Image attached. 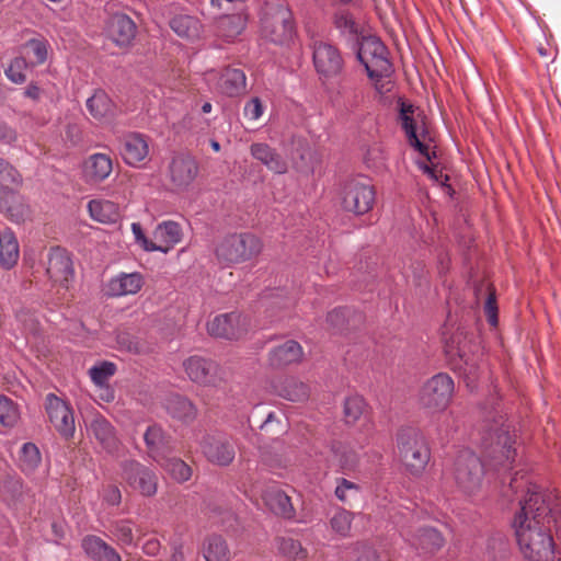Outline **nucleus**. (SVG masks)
I'll use <instances>...</instances> for the list:
<instances>
[{"label": "nucleus", "mask_w": 561, "mask_h": 561, "mask_svg": "<svg viewBox=\"0 0 561 561\" xmlns=\"http://www.w3.org/2000/svg\"><path fill=\"white\" fill-rule=\"evenodd\" d=\"M107 34L118 46H127L136 35V25L126 14H114L107 23Z\"/></svg>", "instance_id": "bb28decb"}, {"label": "nucleus", "mask_w": 561, "mask_h": 561, "mask_svg": "<svg viewBox=\"0 0 561 561\" xmlns=\"http://www.w3.org/2000/svg\"><path fill=\"white\" fill-rule=\"evenodd\" d=\"M218 89L228 96H240L247 91V77L241 69L227 67L220 73Z\"/></svg>", "instance_id": "c756f323"}, {"label": "nucleus", "mask_w": 561, "mask_h": 561, "mask_svg": "<svg viewBox=\"0 0 561 561\" xmlns=\"http://www.w3.org/2000/svg\"><path fill=\"white\" fill-rule=\"evenodd\" d=\"M519 490H525L526 494L519 500L520 510L513 522L518 548L527 561H553L550 526L559 513L558 499L540 486L524 481V477L515 476L506 493L517 494Z\"/></svg>", "instance_id": "f257e3e1"}, {"label": "nucleus", "mask_w": 561, "mask_h": 561, "mask_svg": "<svg viewBox=\"0 0 561 561\" xmlns=\"http://www.w3.org/2000/svg\"><path fill=\"white\" fill-rule=\"evenodd\" d=\"M375 188L366 178L348 181L343 192V207L357 215L368 213L375 203Z\"/></svg>", "instance_id": "1a4fd4ad"}, {"label": "nucleus", "mask_w": 561, "mask_h": 561, "mask_svg": "<svg viewBox=\"0 0 561 561\" xmlns=\"http://www.w3.org/2000/svg\"><path fill=\"white\" fill-rule=\"evenodd\" d=\"M90 430L95 439L107 453H115L119 448V439L113 425L103 416H96L90 424Z\"/></svg>", "instance_id": "7c9ffc66"}, {"label": "nucleus", "mask_w": 561, "mask_h": 561, "mask_svg": "<svg viewBox=\"0 0 561 561\" xmlns=\"http://www.w3.org/2000/svg\"><path fill=\"white\" fill-rule=\"evenodd\" d=\"M399 457L405 470L420 476L426 468L431 453L424 435L414 428H403L398 434Z\"/></svg>", "instance_id": "20e7f679"}, {"label": "nucleus", "mask_w": 561, "mask_h": 561, "mask_svg": "<svg viewBox=\"0 0 561 561\" xmlns=\"http://www.w3.org/2000/svg\"><path fill=\"white\" fill-rule=\"evenodd\" d=\"M424 171L428 173V175L436 182L445 183L449 180L447 175H444L442 171L437 172L435 169L430 168L428 165H424Z\"/></svg>", "instance_id": "774afa93"}, {"label": "nucleus", "mask_w": 561, "mask_h": 561, "mask_svg": "<svg viewBox=\"0 0 561 561\" xmlns=\"http://www.w3.org/2000/svg\"><path fill=\"white\" fill-rule=\"evenodd\" d=\"M22 184L23 178L19 170L9 161L0 158V195L20 191Z\"/></svg>", "instance_id": "ea45409f"}, {"label": "nucleus", "mask_w": 561, "mask_h": 561, "mask_svg": "<svg viewBox=\"0 0 561 561\" xmlns=\"http://www.w3.org/2000/svg\"><path fill=\"white\" fill-rule=\"evenodd\" d=\"M484 311L488 318V321L491 325L495 327L497 324V308L495 302V297L491 293L485 301Z\"/></svg>", "instance_id": "052dcab7"}, {"label": "nucleus", "mask_w": 561, "mask_h": 561, "mask_svg": "<svg viewBox=\"0 0 561 561\" xmlns=\"http://www.w3.org/2000/svg\"><path fill=\"white\" fill-rule=\"evenodd\" d=\"M144 284L145 278L141 273H119L107 282L105 293L110 297L135 295Z\"/></svg>", "instance_id": "b1692460"}, {"label": "nucleus", "mask_w": 561, "mask_h": 561, "mask_svg": "<svg viewBox=\"0 0 561 561\" xmlns=\"http://www.w3.org/2000/svg\"><path fill=\"white\" fill-rule=\"evenodd\" d=\"M28 68H32L30 62L25 57L20 56L12 60L10 66L5 69V76L10 81L16 84L24 83L26 81V76L24 71Z\"/></svg>", "instance_id": "864d4df0"}, {"label": "nucleus", "mask_w": 561, "mask_h": 561, "mask_svg": "<svg viewBox=\"0 0 561 561\" xmlns=\"http://www.w3.org/2000/svg\"><path fill=\"white\" fill-rule=\"evenodd\" d=\"M0 211L16 224L24 221L30 213L27 205L19 195V191L0 195Z\"/></svg>", "instance_id": "72a5a7b5"}, {"label": "nucleus", "mask_w": 561, "mask_h": 561, "mask_svg": "<svg viewBox=\"0 0 561 561\" xmlns=\"http://www.w3.org/2000/svg\"><path fill=\"white\" fill-rule=\"evenodd\" d=\"M167 410L172 417L185 423L194 421L197 415L195 405L188 399L178 394L168 399Z\"/></svg>", "instance_id": "58836bf2"}, {"label": "nucleus", "mask_w": 561, "mask_h": 561, "mask_svg": "<svg viewBox=\"0 0 561 561\" xmlns=\"http://www.w3.org/2000/svg\"><path fill=\"white\" fill-rule=\"evenodd\" d=\"M353 516V513L350 511L343 508L337 510L330 518L331 529L341 537L350 536Z\"/></svg>", "instance_id": "603ef678"}, {"label": "nucleus", "mask_w": 561, "mask_h": 561, "mask_svg": "<svg viewBox=\"0 0 561 561\" xmlns=\"http://www.w3.org/2000/svg\"><path fill=\"white\" fill-rule=\"evenodd\" d=\"M111 533L122 546H136L139 538L144 535L139 529H134L130 519H121L113 523Z\"/></svg>", "instance_id": "79ce46f5"}, {"label": "nucleus", "mask_w": 561, "mask_h": 561, "mask_svg": "<svg viewBox=\"0 0 561 561\" xmlns=\"http://www.w3.org/2000/svg\"><path fill=\"white\" fill-rule=\"evenodd\" d=\"M22 56L26 58L31 67L34 68L46 61L47 44L41 39H30L22 47Z\"/></svg>", "instance_id": "49530a36"}, {"label": "nucleus", "mask_w": 561, "mask_h": 561, "mask_svg": "<svg viewBox=\"0 0 561 561\" xmlns=\"http://www.w3.org/2000/svg\"><path fill=\"white\" fill-rule=\"evenodd\" d=\"M183 368L190 380L201 386L218 387L225 380L221 367L202 356H190L183 362Z\"/></svg>", "instance_id": "9d476101"}, {"label": "nucleus", "mask_w": 561, "mask_h": 561, "mask_svg": "<svg viewBox=\"0 0 561 561\" xmlns=\"http://www.w3.org/2000/svg\"><path fill=\"white\" fill-rule=\"evenodd\" d=\"M46 273L54 284L68 289L69 282L73 278L75 271L72 261L65 249L55 247L49 250Z\"/></svg>", "instance_id": "dca6fc26"}, {"label": "nucleus", "mask_w": 561, "mask_h": 561, "mask_svg": "<svg viewBox=\"0 0 561 561\" xmlns=\"http://www.w3.org/2000/svg\"><path fill=\"white\" fill-rule=\"evenodd\" d=\"M88 209L90 216L102 224H115L121 218L118 205L111 201H90Z\"/></svg>", "instance_id": "c9c22d12"}, {"label": "nucleus", "mask_w": 561, "mask_h": 561, "mask_svg": "<svg viewBox=\"0 0 561 561\" xmlns=\"http://www.w3.org/2000/svg\"><path fill=\"white\" fill-rule=\"evenodd\" d=\"M152 238L156 251L168 253L182 241L183 231L180 224L167 220L156 227Z\"/></svg>", "instance_id": "a878e982"}, {"label": "nucleus", "mask_w": 561, "mask_h": 561, "mask_svg": "<svg viewBox=\"0 0 561 561\" xmlns=\"http://www.w3.org/2000/svg\"><path fill=\"white\" fill-rule=\"evenodd\" d=\"M115 371L116 366L113 363L104 362L101 365L90 368L89 374L92 381L100 388H103Z\"/></svg>", "instance_id": "5fc2aeb1"}, {"label": "nucleus", "mask_w": 561, "mask_h": 561, "mask_svg": "<svg viewBox=\"0 0 561 561\" xmlns=\"http://www.w3.org/2000/svg\"><path fill=\"white\" fill-rule=\"evenodd\" d=\"M186 552L182 543L173 545L172 554L169 561H186Z\"/></svg>", "instance_id": "338daca9"}, {"label": "nucleus", "mask_w": 561, "mask_h": 561, "mask_svg": "<svg viewBox=\"0 0 561 561\" xmlns=\"http://www.w3.org/2000/svg\"><path fill=\"white\" fill-rule=\"evenodd\" d=\"M45 407L49 422L55 430L65 438L72 437L76 431L75 417L68 403L49 393L46 397Z\"/></svg>", "instance_id": "2eb2a0df"}, {"label": "nucleus", "mask_w": 561, "mask_h": 561, "mask_svg": "<svg viewBox=\"0 0 561 561\" xmlns=\"http://www.w3.org/2000/svg\"><path fill=\"white\" fill-rule=\"evenodd\" d=\"M144 440L149 456L156 462L164 459L167 455H173L174 453L172 437L159 425H150L144 434Z\"/></svg>", "instance_id": "aec40b11"}, {"label": "nucleus", "mask_w": 561, "mask_h": 561, "mask_svg": "<svg viewBox=\"0 0 561 561\" xmlns=\"http://www.w3.org/2000/svg\"><path fill=\"white\" fill-rule=\"evenodd\" d=\"M312 59L317 73L323 79L339 76L344 67L340 50L325 42L314 43Z\"/></svg>", "instance_id": "f8f14e48"}, {"label": "nucleus", "mask_w": 561, "mask_h": 561, "mask_svg": "<svg viewBox=\"0 0 561 561\" xmlns=\"http://www.w3.org/2000/svg\"><path fill=\"white\" fill-rule=\"evenodd\" d=\"M356 561H383L379 553L373 548H365L357 557Z\"/></svg>", "instance_id": "0e129e2a"}, {"label": "nucleus", "mask_w": 561, "mask_h": 561, "mask_svg": "<svg viewBox=\"0 0 561 561\" xmlns=\"http://www.w3.org/2000/svg\"><path fill=\"white\" fill-rule=\"evenodd\" d=\"M261 240L252 233H233L225 237L216 248V256L228 264H238L257 256Z\"/></svg>", "instance_id": "39448f33"}, {"label": "nucleus", "mask_w": 561, "mask_h": 561, "mask_svg": "<svg viewBox=\"0 0 561 561\" xmlns=\"http://www.w3.org/2000/svg\"><path fill=\"white\" fill-rule=\"evenodd\" d=\"M408 542L417 551L423 553H435L445 543L442 534L433 528L423 526L415 531L408 529L403 533Z\"/></svg>", "instance_id": "f3484780"}, {"label": "nucleus", "mask_w": 561, "mask_h": 561, "mask_svg": "<svg viewBox=\"0 0 561 561\" xmlns=\"http://www.w3.org/2000/svg\"><path fill=\"white\" fill-rule=\"evenodd\" d=\"M250 319L238 312L216 316L207 324V331L215 337L238 340L250 330Z\"/></svg>", "instance_id": "9b49d317"}, {"label": "nucleus", "mask_w": 561, "mask_h": 561, "mask_svg": "<svg viewBox=\"0 0 561 561\" xmlns=\"http://www.w3.org/2000/svg\"><path fill=\"white\" fill-rule=\"evenodd\" d=\"M170 180L181 190L193 183L198 173V164L191 156H175L169 167Z\"/></svg>", "instance_id": "412c9836"}, {"label": "nucleus", "mask_w": 561, "mask_h": 561, "mask_svg": "<svg viewBox=\"0 0 561 561\" xmlns=\"http://www.w3.org/2000/svg\"><path fill=\"white\" fill-rule=\"evenodd\" d=\"M252 157L262 162L268 170L283 174L287 171V163L275 149L264 142H254L250 147Z\"/></svg>", "instance_id": "2f4dec72"}, {"label": "nucleus", "mask_w": 561, "mask_h": 561, "mask_svg": "<svg viewBox=\"0 0 561 561\" xmlns=\"http://www.w3.org/2000/svg\"><path fill=\"white\" fill-rule=\"evenodd\" d=\"M199 447L205 458L216 466H229L236 457L234 445L222 435H204Z\"/></svg>", "instance_id": "4468645a"}, {"label": "nucleus", "mask_w": 561, "mask_h": 561, "mask_svg": "<svg viewBox=\"0 0 561 561\" xmlns=\"http://www.w3.org/2000/svg\"><path fill=\"white\" fill-rule=\"evenodd\" d=\"M264 113V106L259 98L249 100L243 108V115L250 121H257Z\"/></svg>", "instance_id": "13d9d810"}, {"label": "nucleus", "mask_w": 561, "mask_h": 561, "mask_svg": "<svg viewBox=\"0 0 561 561\" xmlns=\"http://www.w3.org/2000/svg\"><path fill=\"white\" fill-rule=\"evenodd\" d=\"M244 19L239 14L226 15L219 19L218 28L222 36L233 38L244 28Z\"/></svg>", "instance_id": "3c124183"}, {"label": "nucleus", "mask_w": 561, "mask_h": 561, "mask_svg": "<svg viewBox=\"0 0 561 561\" xmlns=\"http://www.w3.org/2000/svg\"><path fill=\"white\" fill-rule=\"evenodd\" d=\"M20 420L18 405L5 396H0V424L4 427H13Z\"/></svg>", "instance_id": "8fccbe9b"}, {"label": "nucleus", "mask_w": 561, "mask_h": 561, "mask_svg": "<svg viewBox=\"0 0 561 561\" xmlns=\"http://www.w3.org/2000/svg\"><path fill=\"white\" fill-rule=\"evenodd\" d=\"M262 499L268 510L274 514L285 518H293L295 516L290 497L278 486H267L262 494Z\"/></svg>", "instance_id": "c85d7f7f"}, {"label": "nucleus", "mask_w": 561, "mask_h": 561, "mask_svg": "<svg viewBox=\"0 0 561 561\" xmlns=\"http://www.w3.org/2000/svg\"><path fill=\"white\" fill-rule=\"evenodd\" d=\"M81 547L91 561H122L119 553L98 536L83 537Z\"/></svg>", "instance_id": "cd10ccee"}, {"label": "nucleus", "mask_w": 561, "mask_h": 561, "mask_svg": "<svg viewBox=\"0 0 561 561\" xmlns=\"http://www.w3.org/2000/svg\"><path fill=\"white\" fill-rule=\"evenodd\" d=\"M19 259V244L14 233L10 230L0 232V264L4 268L13 267Z\"/></svg>", "instance_id": "4c0bfd02"}, {"label": "nucleus", "mask_w": 561, "mask_h": 561, "mask_svg": "<svg viewBox=\"0 0 561 561\" xmlns=\"http://www.w3.org/2000/svg\"><path fill=\"white\" fill-rule=\"evenodd\" d=\"M174 480L185 482L192 477V468L182 459L167 455L161 461H157Z\"/></svg>", "instance_id": "37998d69"}, {"label": "nucleus", "mask_w": 561, "mask_h": 561, "mask_svg": "<svg viewBox=\"0 0 561 561\" xmlns=\"http://www.w3.org/2000/svg\"><path fill=\"white\" fill-rule=\"evenodd\" d=\"M399 122L405 133L409 144L414 147L421 154L431 160L430 148L421 139L419 130L422 128L419 121L414 117V108L410 104L401 103Z\"/></svg>", "instance_id": "6ab92c4d"}, {"label": "nucleus", "mask_w": 561, "mask_h": 561, "mask_svg": "<svg viewBox=\"0 0 561 561\" xmlns=\"http://www.w3.org/2000/svg\"><path fill=\"white\" fill-rule=\"evenodd\" d=\"M261 14L262 34L270 42L284 45L294 38L293 13L285 2H264Z\"/></svg>", "instance_id": "7ed1b4c3"}, {"label": "nucleus", "mask_w": 561, "mask_h": 561, "mask_svg": "<svg viewBox=\"0 0 561 561\" xmlns=\"http://www.w3.org/2000/svg\"><path fill=\"white\" fill-rule=\"evenodd\" d=\"M112 172L113 160L106 153H93L83 162L82 173L87 183H102L112 174Z\"/></svg>", "instance_id": "5701e85b"}, {"label": "nucleus", "mask_w": 561, "mask_h": 561, "mask_svg": "<svg viewBox=\"0 0 561 561\" xmlns=\"http://www.w3.org/2000/svg\"><path fill=\"white\" fill-rule=\"evenodd\" d=\"M160 541L158 539H149L145 542L142 549L148 556H156L160 550Z\"/></svg>", "instance_id": "69168bd1"}, {"label": "nucleus", "mask_w": 561, "mask_h": 561, "mask_svg": "<svg viewBox=\"0 0 561 561\" xmlns=\"http://www.w3.org/2000/svg\"><path fill=\"white\" fill-rule=\"evenodd\" d=\"M368 412L365 400L359 396H353L345 400L344 403V416L348 424L356 423L362 416H365Z\"/></svg>", "instance_id": "de8ad7c7"}, {"label": "nucleus", "mask_w": 561, "mask_h": 561, "mask_svg": "<svg viewBox=\"0 0 561 561\" xmlns=\"http://www.w3.org/2000/svg\"><path fill=\"white\" fill-rule=\"evenodd\" d=\"M42 461L38 447L33 443H25L20 451L19 466L26 474L35 472Z\"/></svg>", "instance_id": "a18cd8bd"}, {"label": "nucleus", "mask_w": 561, "mask_h": 561, "mask_svg": "<svg viewBox=\"0 0 561 561\" xmlns=\"http://www.w3.org/2000/svg\"><path fill=\"white\" fill-rule=\"evenodd\" d=\"M123 478L144 496H153L158 490V477L148 467L138 461H126L123 466Z\"/></svg>", "instance_id": "ddd939ff"}, {"label": "nucleus", "mask_w": 561, "mask_h": 561, "mask_svg": "<svg viewBox=\"0 0 561 561\" xmlns=\"http://www.w3.org/2000/svg\"><path fill=\"white\" fill-rule=\"evenodd\" d=\"M335 25L343 33H348L351 35H354L357 41L359 39L360 26L354 20L352 14H350L347 12H341V13L336 14Z\"/></svg>", "instance_id": "4d7b16f0"}, {"label": "nucleus", "mask_w": 561, "mask_h": 561, "mask_svg": "<svg viewBox=\"0 0 561 561\" xmlns=\"http://www.w3.org/2000/svg\"><path fill=\"white\" fill-rule=\"evenodd\" d=\"M358 493L359 486L356 483L344 478L339 480L335 488V495L340 501L344 503H351L357 497Z\"/></svg>", "instance_id": "6e6d98bb"}, {"label": "nucleus", "mask_w": 561, "mask_h": 561, "mask_svg": "<svg viewBox=\"0 0 561 561\" xmlns=\"http://www.w3.org/2000/svg\"><path fill=\"white\" fill-rule=\"evenodd\" d=\"M121 154L127 164L138 165L149 154L147 138L137 133L126 135L122 140Z\"/></svg>", "instance_id": "393cba45"}, {"label": "nucleus", "mask_w": 561, "mask_h": 561, "mask_svg": "<svg viewBox=\"0 0 561 561\" xmlns=\"http://www.w3.org/2000/svg\"><path fill=\"white\" fill-rule=\"evenodd\" d=\"M121 499H122V495H121V491L116 486H110L106 491H105V494H104V500L110 504V505H118L119 502H121Z\"/></svg>", "instance_id": "e2e57ef3"}, {"label": "nucleus", "mask_w": 561, "mask_h": 561, "mask_svg": "<svg viewBox=\"0 0 561 561\" xmlns=\"http://www.w3.org/2000/svg\"><path fill=\"white\" fill-rule=\"evenodd\" d=\"M484 463L471 450H461L454 466V478L459 489L471 494L476 492L482 482Z\"/></svg>", "instance_id": "6e6552de"}, {"label": "nucleus", "mask_w": 561, "mask_h": 561, "mask_svg": "<svg viewBox=\"0 0 561 561\" xmlns=\"http://www.w3.org/2000/svg\"><path fill=\"white\" fill-rule=\"evenodd\" d=\"M170 27L182 38L195 42L201 38L202 24L191 15H179L170 21Z\"/></svg>", "instance_id": "e433bc0d"}, {"label": "nucleus", "mask_w": 561, "mask_h": 561, "mask_svg": "<svg viewBox=\"0 0 561 561\" xmlns=\"http://www.w3.org/2000/svg\"><path fill=\"white\" fill-rule=\"evenodd\" d=\"M327 321L332 328H340L345 321V312L342 309L333 310L328 313Z\"/></svg>", "instance_id": "680f3d73"}, {"label": "nucleus", "mask_w": 561, "mask_h": 561, "mask_svg": "<svg viewBox=\"0 0 561 561\" xmlns=\"http://www.w3.org/2000/svg\"><path fill=\"white\" fill-rule=\"evenodd\" d=\"M455 343L456 337L447 344V353L451 356L456 355L459 357L461 362L459 364V369L463 376L467 387L474 388L476 381L479 378V370L481 368L478 363L479 357L468 354L467 344H461L460 341H457V345L455 346Z\"/></svg>", "instance_id": "4be33fe9"}, {"label": "nucleus", "mask_w": 561, "mask_h": 561, "mask_svg": "<svg viewBox=\"0 0 561 561\" xmlns=\"http://www.w3.org/2000/svg\"><path fill=\"white\" fill-rule=\"evenodd\" d=\"M302 357V347L296 341H286L270 352L268 360L273 367H283L298 363Z\"/></svg>", "instance_id": "473e14b6"}, {"label": "nucleus", "mask_w": 561, "mask_h": 561, "mask_svg": "<svg viewBox=\"0 0 561 561\" xmlns=\"http://www.w3.org/2000/svg\"><path fill=\"white\" fill-rule=\"evenodd\" d=\"M454 380L445 373L434 375L422 386L419 394L420 404L430 412L447 409L454 394Z\"/></svg>", "instance_id": "0eeeda50"}, {"label": "nucleus", "mask_w": 561, "mask_h": 561, "mask_svg": "<svg viewBox=\"0 0 561 561\" xmlns=\"http://www.w3.org/2000/svg\"><path fill=\"white\" fill-rule=\"evenodd\" d=\"M277 393L289 401L300 402L309 397V388L295 378H287L277 388Z\"/></svg>", "instance_id": "c03bdc74"}, {"label": "nucleus", "mask_w": 561, "mask_h": 561, "mask_svg": "<svg viewBox=\"0 0 561 561\" xmlns=\"http://www.w3.org/2000/svg\"><path fill=\"white\" fill-rule=\"evenodd\" d=\"M131 231H133V234H134L137 243H139L145 251H148V252H154L156 251L157 248H154L153 239L149 240L145 236L140 224L133 222L131 224Z\"/></svg>", "instance_id": "bf43d9fd"}, {"label": "nucleus", "mask_w": 561, "mask_h": 561, "mask_svg": "<svg viewBox=\"0 0 561 561\" xmlns=\"http://www.w3.org/2000/svg\"><path fill=\"white\" fill-rule=\"evenodd\" d=\"M205 561H230V550L226 540L217 535L206 539L203 548Z\"/></svg>", "instance_id": "a19ab883"}, {"label": "nucleus", "mask_w": 561, "mask_h": 561, "mask_svg": "<svg viewBox=\"0 0 561 561\" xmlns=\"http://www.w3.org/2000/svg\"><path fill=\"white\" fill-rule=\"evenodd\" d=\"M87 108L91 116L100 122L110 119L115 114V107L110 96L103 90H96L87 100Z\"/></svg>", "instance_id": "f704fd0d"}, {"label": "nucleus", "mask_w": 561, "mask_h": 561, "mask_svg": "<svg viewBox=\"0 0 561 561\" xmlns=\"http://www.w3.org/2000/svg\"><path fill=\"white\" fill-rule=\"evenodd\" d=\"M279 552L291 561H305L308 552L302 548L301 543L294 538H280L278 540Z\"/></svg>", "instance_id": "09e8293b"}, {"label": "nucleus", "mask_w": 561, "mask_h": 561, "mask_svg": "<svg viewBox=\"0 0 561 561\" xmlns=\"http://www.w3.org/2000/svg\"><path fill=\"white\" fill-rule=\"evenodd\" d=\"M514 443L510 425L505 423L503 416L492 422L485 421L482 425V453L494 469L511 468L515 459Z\"/></svg>", "instance_id": "f03ea898"}, {"label": "nucleus", "mask_w": 561, "mask_h": 561, "mask_svg": "<svg viewBox=\"0 0 561 561\" xmlns=\"http://www.w3.org/2000/svg\"><path fill=\"white\" fill-rule=\"evenodd\" d=\"M357 59L364 65L370 79L390 76L392 65L385 44L375 36H362L358 43Z\"/></svg>", "instance_id": "423d86ee"}, {"label": "nucleus", "mask_w": 561, "mask_h": 561, "mask_svg": "<svg viewBox=\"0 0 561 561\" xmlns=\"http://www.w3.org/2000/svg\"><path fill=\"white\" fill-rule=\"evenodd\" d=\"M327 461L330 467H334L343 473H350L358 467L359 456L347 443L333 440L329 446Z\"/></svg>", "instance_id": "a211bd4d"}]
</instances>
